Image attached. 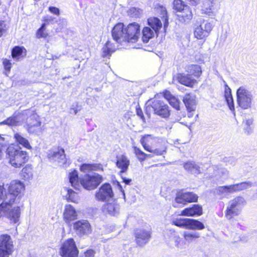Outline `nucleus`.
Listing matches in <instances>:
<instances>
[{"instance_id":"f257e3e1","label":"nucleus","mask_w":257,"mask_h":257,"mask_svg":"<svg viewBox=\"0 0 257 257\" xmlns=\"http://www.w3.org/2000/svg\"><path fill=\"white\" fill-rule=\"evenodd\" d=\"M24 184L20 181H13L9 185L0 186V199L3 200L1 207H14L16 197L19 196L25 190Z\"/></svg>"},{"instance_id":"f03ea898","label":"nucleus","mask_w":257,"mask_h":257,"mask_svg":"<svg viewBox=\"0 0 257 257\" xmlns=\"http://www.w3.org/2000/svg\"><path fill=\"white\" fill-rule=\"evenodd\" d=\"M141 143L144 149L156 155H162L166 151L165 141L150 135L142 137Z\"/></svg>"},{"instance_id":"7ed1b4c3","label":"nucleus","mask_w":257,"mask_h":257,"mask_svg":"<svg viewBox=\"0 0 257 257\" xmlns=\"http://www.w3.org/2000/svg\"><path fill=\"white\" fill-rule=\"evenodd\" d=\"M9 163L15 168H20L28 160L27 152L16 145H10L6 151Z\"/></svg>"},{"instance_id":"20e7f679","label":"nucleus","mask_w":257,"mask_h":257,"mask_svg":"<svg viewBox=\"0 0 257 257\" xmlns=\"http://www.w3.org/2000/svg\"><path fill=\"white\" fill-rule=\"evenodd\" d=\"M237 102L242 109H251L253 106V95L245 86H240L236 91Z\"/></svg>"},{"instance_id":"39448f33","label":"nucleus","mask_w":257,"mask_h":257,"mask_svg":"<svg viewBox=\"0 0 257 257\" xmlns=\"http://www.w3.org/2000/svg\"><path fill=\"white\" fill-rule=\"evenodd\" d=\"M79 250L72 238L65 240L59 249V254L61 257H78Z\"/></svg>"},{"instance_id":"423d86ee","label":"nucleus","mask_w":257,"mask_h":257,"mask_svg":"<svg viewBox=\"0 0 257 257\" xmlns=\"http://www.w3.org/2000/svg\"><path fill=\"white\" fill-rule=\"evenodd\" d=\"M29 115L28 120L27 130L30 133L39 135L42 133L43 128L39 116L33 111L28 110L25 112Z\"/></svg>"},{"instance_id":"0eeeda50","label":"nucleus","mask_w":257,"mask_h":257,"mask_svg":"<svg viewBox=\"0 0 257 257\" xmlns=\"http://www.w3.org/2000/svg\"><path fill=\"white\" fill-rule=\"evenodd\" d=\"M102 181V177L97 173L87 174L80 179V184L84 189L91 190L95 189Z\"/></svg>"},{"instance_id":"6e6552de","label":"nucleus","mask_w":257,"mask_h":257,"mask_svg":"<svg viewBox=\"0 0 257 257\" xmlns=\"http://www.w3.org/2000/svg\"><path fill=\"white\" fill-rule=\"evenodd\" d=\"M245 204V201L242 197L238 196L231 200L228 203L226 217L230 219L232 216L238 215Z\"/></svg>"},{"instance_id":"1a4fd4ad","label":"nucleus","mask_w":257,"mask_h":257,"mask_svg":"<svg viewBox=\"0 0 257 257\" xmlns=\"http://www.w3.org/2000/svg\"><path fill=\"white\" fill-rule=\"evenodd\" d=\"M48 157L50 161L57 162L60 166L66 167L68 165L64 150L62 148H57L49 151Z\"/></svg>"},{"instance_id":"9d476101","label":"nucleus","mask_w":257,"mask_h":257,"mask_svg":"<svg viewBox=\"0 0 257 257\" xmlns=\"http://www.w3.org/2000/svg\"><path fill=\"white\" fill-rule=\"evenodd\" d=\"M113 197L112 187L108 183L103 184L95 193V198L99 201H109L113 199Z\"/></svg>"},{"instance_id":"9b49d317","label":"nucleus","mask_w":257,"mask_h":257,"mask_svg":"<svg viewBox=\"0 0 257 257\" xmlns=\"http://www.w3.org/2000/svg\"><path fill=\"white\" fill-rule=\"evenodd\" d=\"M13 251V244L8 234L0 236V257H9Z\"/></svg>"},{"instance_id":"f8f14e48","label":"nucleus","mask_w":257,"mask_h":257,"mask_svg":"<svg viewBox=\"0 0 257 257\" xmlns=\"http://www.w3.org/2000/svg\"><path fill=\"white\" fill-rule=\"evenodd\" d=\"M112 36L118 43L127 42L126 28L123 23L116 24L112 30Z\"/></svg>"},{"instance_id":"ddd939ff","label":"nucleus","mask_w":257,"mask_h":257,"mask_svg":"<svg viewBox=\"0 0 257 257\" xmlns=\"http://www.w3.org/2000/svg\"><path fill=\"white\" fill-rule=\"evenodd\" d=\"M135 241L140 247L148 243L151 238V232L144 229H137L134 232Z\"/></svg>"},{"instance_id":"4468645a","label":"nucleus","mask_w":257,"mask_h":257,"mask_svg":"<svg viewBox=\"0 0 257 257\" xmlns=\"http://www.w3.org/2000/svg\"><path fill=\"white\" fill-rule=\"evenodd\" d=\"M125 28L127 42L136 43L140 34L139 25L138 23H133L128 24Z\"/></svg>"},{"instance_id":"2eb2a0df","label":"nucleus","mask_w":257,"mask_h":257,"mask_svg":"<svg viewBox=\"0 0 257 257\" xmlns=\"http://www.w3.org/2000/svg\"><path fill=\"white\" fill-rule=\"evenodd\" d=\"M152 107L156 114L162 117L166 118L170 116L169 106L160 100H154Z\"/></svg>"},{"instance_id":"dca6fc26","label":"nucleus","mask_w":257,"mask_h":257,"mask_svg":"<svg viewBox=\"0 0 257 257\" xmlns=\"http://www.w3.org/2000/svg\"><path fill=\"white\" fill-rule=\"evenodd\" d=\"M198 200V196L193 192H178L175 198V202L177 203L186 204L187 203L195 202Z\"/></svg>"},{"instance_id":"f3484780","label":"nucleus","mask_w":257,"mask_h":257,"mask_svg":"<svg viewBox=\"0 0 257 257\" xmlns=\"http://www.w3.org/2000/svg\"><path fill=\"white\" fill-rule=\"evenodd\" d=\"M63 219L65 222L70 223L77 219V213L74 206L69 204L65 205L63 212Z\"/></svg>"},{"instance_id":"a211bd4d","label":"nucleus","mask_w":257,"mask_h":257,"mask_svg":"<svg viewBox=\"0 0 257 257\" xmlns=\"http://www.w3.org/2000/svg\"><path fill=\"white\" fill-rule=\"evenodd\" d=\"M130 165V161L128 157L123 154L116 156V167L120 170V173L126 172Z\"/></svg>"},{"instance_id":"6ab92c4d","label":"nucleus","mask_w":257,"mask_h":257,"mask_svg":"<svg viewBox=\"0 0 257 257\" xmlns=\"http://www.w3.org/2000/svg\"><path fill=\"white\" fill-rule=\"evenodd\" d=\"M183 101L188 111H193L195 110L197 105V101L195 95L187 93L183 97Z\"/></svg>"},{"instance_id":"aec40b11","label":"nucleus","mask_w":257,"mask_h":257,"mask_svg":"<svg viewBox=\"0 0 257 257\" xmlns=\"http://www.w3.org/2000/svg\"><path fill=\"white\" fill-rule=\"evenodd\" d=\"M119 206L115 201L103 205V211L111 215L115 216L119 213Z\"/></svg>"},{"instance_id":"412c9836","label":"nucleus","mask_w":257,"mask_h":257,"mask_svg":"<svg viewBox=\"0 0 257 257\" xmlns=\"http://www.w3.org/2000/svg\"><path fill=\"white\" fill-rule=\"evenodd\" d=\"M202 213V207L198 204H194L192 207L186 208L181 212V214L184 216L200 215Z\"/></svg>"},{"instance_id":"4be33fe9","label":"nucleus","mask_w":257,"mask_h":257,"mask_svg":"<svg viewBox=\"0 0 257 257\" xmlns=\"http://www.w3.org/2000/svg\"><path fill=\"white\" fill-rule=\"evenodd\" d=\"M174 225H203L200 222L182 217L181 215L178 217L173 221Z\"/></svg>"},{"instance_id":"5701e85b","label":"nucleus","mask_w":257,"mask_h":257,"mask_svg":"<svg viewBox=\"0 0 257 257\" xmlns=\"http://www.w3.org/2000/svg\"><path fill=\"white\" fill-rule=\"evenodd\" d=\"M184 168L187 171L193 174H198L201 172L200 166L193 161L185 163Z\"/></svg>"},{"instance_id":"b1692460","label":"nucleus","mask_w":257,"mask_h":257,"mask_svg":"<svg viewBox=\"0 0 257 257\" xmlns=\"http://www.w3.org/2000/svg\"><path fill=\"white\" fill-rule=\"evenodd\" d=\"M69 182L71 186L76 190H80L81 188L80 179H79L78 172L73 170L69 174Z\"/></svg>"},{"instance_id":"393cba45","label":"nucleus","mask_w":257,"mask_h":257,"mask_svg":"<svg viewBox=\"0 0 257 257\" xmlns=\"http://www.w3.org/2000/svg\"><path fill=\"white\" fill-rule=\"evenodd\" d=\"M178 17L180 21L184 22H189L193 18V14L190 8L188 7H185V9L180 12Z\"/></svg>"},{"instance_id":"a878e982","label":"nucleus","mask_w":257,"mask_h":257,"mask_svg":"<svg viewBox=\"0 0 257 257\" xmlns=\"http://www.w3.org/2000/svg\"><path fill=\"white\" fill-rule=\"evenodd\" d=\"M67 193L65 195L66 200L68 202H71L78 204L80 201V197L77 193L71 189L66 188Z\"/></svg>"},{"instance_id":"bb28decb","label":"nucleus","mask_w":257,"mask_h":257,"mask_svg":"<svg viewBox=\"0 0 257 257\" xmlns=\"http://www.w3.org/2000/svg\"><path fill=\"white\" fill-rule=\"evenodd\" d=\"M102 170V166L97 164H83L80 167V170L83 173H87L91 171H100Z\"/></svg>"},{"instance_id":"cd10ccee","label":"nucleus","mask_w":257,"mask_h":257,"mask_svg":"<svg viewBox=\"0 0 257 257\" xmlns=\"http://www.w3.org/2000/svg\"><path fill=\"white\" fill-rule=\"evenodd\" d=\"M164 96L168 101L171 106L177 110L179 109L180 102L179 100L172 95L170 91H165L164 93Z\"/></svg>"},{"instance_id":"c85d7f7f","label":"nucleus","mask_w":257,"mask_h":257,"mask_svg":"<svg viewBox=\"0 0 257 257\" xmlns=\"http://www.w3.org/2000/svg\"><path fill=\"white\" fill-rule=\"evenodd\" d=\"M12 55L14 59L18 60L26 55V50L23 47L16 46L12 50Z\"/></svg>"},{"instance_id":"c756f323","label":"nucleus","mask_w":257,"mask_h":257,"mask_svg":"<svg viewBox=\"0 0 257 257\" xmlns=\"http://www.w3.org/2000/svg\"><path fill=\"white\" fill-rule=\"evenodd\" d=\"M115 50V48L113 44L107 41L102 48L101 55L103 57H109Z\"/></svg>"},{"instance_id":"7c9ffc66","label":"nucleus","mask_w":257,"mask_h":257,"mask_svg":"<svg viewBox=\"0 0 257 257\" xmlns=\"http://www.w3.org/2000/svg\"><path fill=\"white\" fill-rule=\"evenodd\" d=\"M178 80L181 84L190 87H192L196 81L188 75H179L178 77Z\"/></svg>"},{"instance_id":"2f4dec72","label":"nucleus","mask_w":257,"mask_h":257,"mask_svg":"<svg viewBox=\"0 0 257 257\" xmlns=\"http://www.w3.org/2000/svg\"><path fill=\"white\" fill-rule=\"evenodd\" d=\"M213 0H204L201 9V13L210 16L213 13Z\"/></svg>"},{"instance_id":"473e14b6","label":"nucleus","mask_w":257,"mask_h":257,"mask_svg":"<svg viewBox=\"0 0 257 257\" xmlns=\"http://www.w3.org/2000/svg\"><path fill=\"white\" fill-rule=\"evenodd\" d=\"M148 25L156 33H158L159 30L162 28V24L160 20L157 18H151L148 19Z\"/></svg>"},{"instance_id":"72a5a7b5","label":"nucleus","mask_w":257,"mask_h":257,"mask_svg":"<svg viewBox=\"0 0 257 257\" xmlns=\"http://www.w3.org/2000/svg\"><path fill=\"white\" fill-rule=\"evenodd\" d=\"M15 141L20 145H21L24 147L28 149H31V146L29 141L24 137H23L21 134L16 133L14 136Z\"/></svg>"},{"instance_id":"f704fd0d","label":"nucleus","mask_w":257,"mask_h":257,"mask_svg":"<svg viewBox=\"0 0 257 257\" xmlns=\"http://www.w3.org/2000/svg\"><path fill=\"white\" fill-rule=\"evenodd\" d=\"M187 71L190 75L199 77L202 73L201 68L198 65H191L187 67Z\"/></svg>"},{"instance_id":"c9c22d12","label":"nucleus","mask_w":257,"mask_h":257,"mask_svg":"<svg viewBox=\"0 0 257 257\" xmlns=\"http://www.w3.org/2000/svg\"><path fill=\"white\" fill-rule=\"evenodd\" d=\"M74 229L80 236L88 234L91 232V226H74Z\"/></svg>"},{"instance_id":"e433bc0d","label":"nucleus","mask_w":257,"mask_h":257,"mask_svg":"<svg viewBox=\"0 0 257 257\" xmlns=\"http://www.w3.org/2000/svg\"><path fill=\"white\" fill-rule=\"evenodd\" d=\"M142 39L144 42L147 43L149 40L154 36V31L152 30L150 27H146L143 30Z\"/></svg>"},{"instance_id":"4c0bfd02","label":"nucleus","mask_w":257,"mask_h":257,"mask_svg":"<svg viewBox=\"0 0 257 257\" xmlns=\"http://www.w3.org/2000/svg\"><path fill=\"white\" fill-rule=\"evenodd\" d=\"M253 119L252 118H245L243 121L244 124L243 131L246 135H249L252 132L251 125L253 124Z\"/></svg>"},{"instance_id":"58836bf2","label":"nucleus","mask_w":257,"mask_h":257,"mask_svg":"<svg viewBox=\"0 0 257 257\" xmlns=\"http://www.w3.org/2000/svg\"><path fill=\"white\" fill-rule=\"evenodd\" d=\"M21 176L26 180L32 178L33 176V171L32 166L27 165L25 167L23 168L21 171Z\"/></svg>"},{"instance_id":"ea45409f","label":"nucleus","mask_w":257,"mask_h":257,"mask_svg":"<svg viewBox=\"0 0 257 257\" xmlns=\"http://www.w3.org/2000/svg\"><path fill=\"white\" fill-rule=\"evenodd\" d=\"M0 124H7L9 126L19 125L20 124V117L19 116L10 117L0 122Z\"/></svg>"},{"instance_id":"a19ab883","label":"nucleus","mask_w":257,"mask_h":257,"mask_svg":"<svg viewBox=\"0 0 257 257\" xmlns=\"http://www.w3.org/2000/svg\"><path fill=\"white\" fill-rule=\"evenodd\" d=\"M194 34L195 37L197 39H203L208 36L206 32L204 30L202 25H199L195 28Z\"/></svg>"},{"instance_id":"79ce46f5","label":"nucleus","mask_w":257,"mask_h":257,"mask_svg":"<svg viewBox=\"0 0 257 257\" xmlns=\"http://www.w3.org/2000/svg\"><path fill=\"white\" fill-rule=\"evenodd\" d=\"M134 153L137 156L138 159L140 161L143 162L146 160L147 157H151L150 155H147L142 151H141L139 148L135 147L134 148Z\"/></svg>"},{"instance_id":"37998d69","label":"nucleus","mask_w":257,"mask_h":257,"mask_svg":"<svg viewBox=\"0 0 257 257\" xmlns=\"http://www.w3.org/2000/svg\"><path fill=\"white\" fill-rule=\"evenodd\" d=\"M46 26V24L43 23L41 27L38 30L36 33V37L37 38H45L48 36V34L45 30Z\"/></svg>"},{"instance_id":"c03bdc74","label":"nucleus","mask_w":257,"mask_h":257,"mask_svg":"<svg viewBox=\"0 0 257 257\" xmlns=\"http://www.w3.org/2000/svg\"><path fill=\"white\" fill-rule=\"evenodd\" d=\"M188 7L185 5L184 2L182 0H174L173 2V8L178 12H180L185 9V7Z\"/></svg>"},{"instance_id":"a18cd8bd","label":"nucleus","mask_w":257,"mask_h":257,"mask_svg":"<svg viewBox=\"0 0 257 257\" xmlns=\"http://www.w3.org/2000/svg\"><path fill=\"white\" fill-rule=\"evenodd\" d=\"M238 191L250 188L253 183L250 181H245L237 184Z\"/></svg>"},{"instance_id":"49530a36","label":"nucleus","mask_w":257,"mask_h":257,"mask_svg":"<svg viewBox=\"0 0 257 257\" xmlns=\"http://www.w3.org/2000/svg\"><path fill=\"white\" fill-rule=\"evenodd\" d=\"M200 236L198 233H191L185 232L184 233V237L185 239L189 241L192 240L194 238H198Z\"/></svg>"},{"instance_id":"de8ad7c7","label":"nucleus","mask_w":257,"mask_h":257,"mask_svg":"<svg viewBox=\"0 0 257 257\" xmlns=\"http://www.w3.org/2000/svg\"><path fill=\"white\" fill-rule=\"evenodd\" d=\"M3 63L5 69V70L7 71L6 72H5V74L6 75H8V73L10 72L11 68L12 67V63L9 60L7 59H3Z\"/></svg>"},{"instance_id":"09e8293b","label":"nucleus","mask_w":257,"mask_h":257,"mask_svg":"<svg viewBox=\"0 0 257 257\" xmlns=\"http://www.w3.org/2000/svg\"><path fill=\"white\" fill-rule=\"evenodd\" d=\"M226 101L227 103L229 108L231 111L233 112V115H235L234 106L232 97L231 96H226Z\"/></svg>"},{"instance_id":"8fccbe9b","label":"nucleus","mask_w":257,"mask_h":257,"mask_svg":"<svg viewBox=\"0 0 257 257\" xmlns=\"http://www.w3.org/2000/svg\"><path fill=\"white\" fill-rule=\"evenodd\" d=\"M238 191L237 184L226 186V193H234Z\"/></svg>"},{"instance_id":"3c124183","label":"nucleus","mask_w":257,"mask_h":257,"mask_svg":"<svg viewBox=\"0 0 257 257\" xmlns=\"http://www.w3.org/2000/svg\"><path fill=\"white\" fill-rule=\"evenodd\" d=\"M202 26H203V28L206 34L208 35L209 33L211 32L212 29V25L210 23H206L203 24H201Z\"/></svg>"},{"instance_id":"603ef678","label":"nucleus","mask_w":257,"mask_h":257,"mask_svg":"<svg viewBox=\"0 0 257 257\" xmlns=\"http://www.w3.org/2000/svg\"><path fill=\"white\" fill-rule=\"evenodd\" d=\"M95 251L93 249H88L84 252V257H94Z\"/></svg>"},{"instance_id":"864d4df0","label":"nucleus","mask_w":257,"mask_h":257,"mask_svg":"<svg viewBox=\"0 0 257 257\" xmlns=\"http://www.w3.org/2000/svg\"><path fill=\"white\" fill-rule=\"evenodd\" d=\"M225 191V187L220 186L218 187L216 190V194L219 196H220V198L223 197V193Z\"/></svg>"},{"instance_id":"5fc2aeb1","label":"nucleus","mask_w":257,"mask_h":257,"mask_svg":"<svg viewBox=\"0 0 257 257\" xmlns=\"http://www.w3.org/2000/svg\"><path fill=\"white\" fill-rule=\"evenodd\" d=\"M49 10L51 13L56 15L58 16L60 14L59 10L56 7H50Z\"/></svg>"},{"instance_id":"6e6d98bb","label":"nucleus","mask_w":257,"mask_h":257,"mask_svg":"<svg viewBox=\"0 0 257 257\" xmlns=\"http://www.w3.org/2000/svg\"><path fill=\"white\" fill-rule=\"evenodd\" d=\"M164 14H163V17L164 18V29L165 31L166 30V28L168 27V20L167 16V13L166 10H164Z\"/></svg>"},{"instance_id":"4d7b16f0","label":"nucleus","mask_w":257,"mask_h":257,"mask_svg":"<svg viewBox=\"0 0 257 257\" xmlns=\"http://www.w3.org/2000/svg\"><path fill=\"white\" fill-rule=\"evenodd\" d=\"M183 227H185L186 228L189 229H199L201 230L204 228V226H183Z\"/></svg>"},{"instance_id":"13d9d810","label":"nucleus","mask_w":257,"mask_h":257,"mask_svg":"<svg viewBox=\"0 0 257 257\" xmlns=\"http://www.w3.org/2000/svg\"><path fill=\"white\" fill-rule=\"evenodd\" d=\"M74 225H89V222L86 220H81L75 223Z\"/></svg>"},{"instance_id":"bf43d9fd","label":"nucleus","mask_w":257,"mask_h":257,"mask_svg":"<svg viewBox=\"0 0 257 257\" xmlns=\"http://www.w3.org/2000/svg\"><path fill=\"white\" fill-rule=\"evenodd\" d=\"M53 19L51 16H47L44 18V23H46V25L51 21H53Z\"/></svg>"},{"instance_id":"052dcab7","label":"nucleus","mask_w":257,"mask_h":257,"mask_svg":"<svg viewBox=\"0 0 257 257\" xmlns=\"http://www.w3.org/2000/svg\"><path fill=\"white\" fill-rule=\"evenodd\" d=\"M5 26L3 21H0V37L2 36L5 31Z\"/></svg>"},{"instance_id":"680f3d73","label":"nucleus","mask_w":257,"mask_h":257,"mask_svg":"<svg viewBox=\"0 0 257 257\" xmlns=\"http://www.w3.org/2000/svg\"><path fill=\"white\" fill-rule=\"evenodd\" d=\"M191 5L196 6L200 3L201 0H186Z\"/></svg>"},{"instance_id":"e2e57ef3","label":"nucleus","mask_w":257,"mask_h":257,"mask_svg":"<svg viewBox=\"0 0 257 257\" xmlns=\"http://www.w3.org/2000/svg\"><path fill=\"white\" fill-rule=\"evenodd\" d=\"M123 182L125 183V184H129L131 182L132 180L131 179H126L125 178L122 177Z\"/></svg>"},{"instance_id":"0e129e2a","label":"nucleus","mask_w":257,"mask_h":257,"mask_svg":"<svg viewBox=\"0 0 257 257\" xmlns=\"http://www.w3.org/2000/svg\"><path fill=\"white\" fill-rule=\"evenodd\" d=\"M3 145L0 143V160L3 157Z\"/></svg>"},{"instance_id":"69168bd1","label":"nucleus","mask_w":257,"mask_h":257,"mask_svg":"<svg viewBox=\"0 0 257 257\" xmlns=\"http://www.w3.org/2000/svg\"><path fill=\"white\" fill-rule=\"evenodd\" d=\"M137 113H138V115H139L142 118L143 120L144 121L145 118H144V116L143 115L142 112L138 111Z\"/></svg>"},{"instance_id":"338daca9","label":"nucleus","mask_w":257,"mask_h":257,"mask_svg":"<svg viewBox=\"0 0 257 257\" xmlns=\"http://www.w3.org/2000/svg\"><path fill=\"white\" fill-rule=\"evenodd\" d=\"M188 112H189L188 115V117H192L193 115V113H192V111H188Z\"/></svg>"},{"instance_id":"774afa93","label":"nucleus","mask_w":257,"mask_h":257,"mask_svg":"<svg viewBox=\"0 0 257 257\" xmlns=\"http://www.w3.org/2000/svg\"><path fill=\"white\" fill-rule=\"evenodd\" d=\"M225 87H226V90H227V89L229 90V92L230 93V90H231L230 88L226 84L225 85ZM226 92H227L226 91Z\"/></svg>"}]
</instances>
